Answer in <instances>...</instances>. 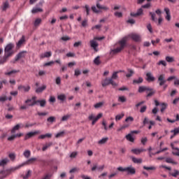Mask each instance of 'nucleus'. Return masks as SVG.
I'll return each instance as SVG.
<instances>
[{
  "mask_svg": "<svg viewBox=\"0 0 179 179\" xmlns=\"http://www.w3.org/2000/svg\"><path fill=\"white\" fill-rule=\"evenodd\" d=\"M64 131L59 132L55 135V138H62V136H64Z\"/></svg>",
  "mask_w": 179,
  "mask_h": 179,
  "instance_id": "bf43d9fd",
  "label": "nucleus"
},
{
  "mask_svg": "<svg viewBox=\"0 0 179 179\" xmlns=\"http://www.w3.org/2000/svg\"><path fill=\"white\" fill-rule=\"evenodd\" d=\"M8 163H9V159L8 158L0 160L1 166H5L6 164H8Z\"/></svg>",
  "mask_w": 179,
  "mask_h": 179,
  "instance_id": "c9c22d12",
  "label": "nucleus"
},
{
  "mask_svg": "<svg viewBox=\"0 0 179 179\" xmlns=\"http://www.w3.org/2000/svg\"><path fill=\"white\" fill-rule=\"evenodd\" d=\"M117 174H118L117 172L112 173L111 174H110V175L108 176V179L114 178V177H115V176H117Z\"/></svg>",
  "mask_w": 179,
  "mask_h": 179,
  "instance_id": "e2e57ef3",
  "label": "nucleus"
},
{
  "mask_svg": "<svg viewBox=\"0 0 179 179\" xmlns=\"http://www.w3.org/2000/svg\"><path fill=\"white\" fill-rule=\"evenodd\" d=\"M143 83V78L141 77H139L138 80H133V85H139L140 83Z\"/></svg>",
  "mask_w": 179,
  "mask_h": 179,
  "instance_id": "cd10ccee",
  "label": "nucleus"
},
{
  "mask_svg": "<svg viewBox=\"0 0 179 179\" xmlns=\"http://www.w3.org/2000/svg\"><path fill=\"white\" fill-rule=\"evenodd\" d=\"M88 20L87 19L84 20L81 22L82 27H87L88 26Z\"/></svg>",
  "mask_w": 179,
  "mask_h": 179,
  "instance_id": "09e8293b",
  "label": "nucleus"
},
{
  "mask_svg": "<svg viewBox=\"0 0 179 179\" xmlns=\"http://www.w3.org/2000/svg\"><path fill=\"white\" fill-rule=\"evenodd\" d=\"M52 134L48 133L46 134H42L39 136L38 138V139H45V138H52Z\"/></svg>",
  "mask_w": 179,
  "mask_h": 179,
  "instance_id": "a878e982",
  "label": "nucleus"
},
{
  "mask_svg": "<svg viewBox=\"0 0 179 179\" xmlns=\"http://www.w3.org/2000/svg\"><path fill=\"white\" fill-rule=\"evenodd\" d=\"M38 103L40 104L41 107H45V104H47V101H45V99L34 101V102L29 103L28 106L29 107H33V106H36V104H37Z\"/></svg>",
  "mask_w": 179,
  "mask_h": 179,
  "instance_id": "6e6552de",
  "label": "nucleus"
},
{
  "mask_svg": "<svg viewBox=\"0 0 179 179\" xmlns=\"http://www.w3.org/2000/svg\"><path fill=\"white\" fill-rule=\"evenodd\" d=\"M96 170H98L99 171H103V170H104V165L99 167H97V164L94 165V166L92 168V171H96Z\"/></svg>",
  "mask_w": 179,
  "mask_h": 179,
  "instance_id": "4be33fe9",
  "label": "nucleus"
},
{
  "mask_svg": "<svg viewBox=\"0 0 179 179\" xmlns=\"http://www.w3.org/2000/svg\"><path fill=\"white\" fill-rule=\"evenodd\" d=\"M166 163H171V164H178L177 162H175L174 159H173L171 157H167L166 159Z\"/></svg>",
  "mask_w": 179,
  "mask_h": 179,
  "instance_id": "c756f323",
  "label": "nucleus"
},
{
  "mask_svg": "<svg viewBox=\"0 0 179 179\" xmlns=\"http://www.w3.org/2000/svg\"><path fill=\"white\" fill-rule=\"evenodd\" d=\"M101 117H103V113L98 114L96 117H94V115L92 114L88 117V120H90V121L92 120V125H94V124H96Z\"/></svg>",
  "mask_w": 179,
  "mask_h": 179,
  "instance_id": "0eeeda50",
  "label": "nucleus"
},
{
  "mask_svg": "<svg viewBox=\"0 0 179 179\" xmlns=\"http://www.w3.org/2000/svg\"><path fill=\"white\" fill-rule=\"evenodd\" d=\"M13 48H15L14 43H10L7 44L4 48V54L8 57H12V55L15 54V52L13 50Z\"/></svg>",
  "mask_w": 179,
  "mask_h": 179,
  "instance_id": "f03ea898",
  "label": "nucleus"
},
{
  "mask_svg": "<svg viewBox=\"0 0 179 179\" xmlns=\"http://www.w3.org/2000/svg\"><path fill=\"white\" fill-rule=\"evenodd\" d=\"M150 122V120H149V118L148 117H145L143 121V125H146L147 124H149Z\"/></svg>",
  "mask_w": 179,
  "mask_h": 179,
  "instance_id": "0e129e2a",
  "label": "nucleus"
},
{
  "mask_svg": "<svg viewBox=\"0 0 179 179\" xmlns=\"http://www.w3.org/2000/svg\"><path fill=\"white\" fill-rule=\"evenodd\" d=\"M127 72L129 73L126 74V77H127V78H131L134 75V73H135L134 70H132L131 69H128Z\"/></svg>",
  "mask_w": 179,
  "mask_h": 179,
  "instance_id": "4c0bfd02",
  "label": "nucleus"
},
{
  "mask_svg": "<svg viewBox=\"0 0 179 179\" xmlns=\"http://www.w3.org/2000/svg\"><path fill=\"white\" fill-rule=\"evenodd\" d=\"M90 47L97 51V47H99V43L94 39L90 41Z\"/></svg>",
  "mask_w": 179,
  "mask_h": 179,
  "instance_id": "4468645a",
  "label": "nucleus"
},
{
  "mask_svg": "<svg viewBox=\"0 0 179 179\" xmlns=\"http://www.w3.org/2000/svg\"><path fill=\"white\" fill-rule=\"evenodd\" d=\"M126 139L129 141V142H134L135 139L134 137H132V135L131 134H129L126 136Z\"/></svg>",
  "mask_w": 179,
  "mask_h": 179,
  "instance_id": "e433bc0d",
  "label": "nucleus"
},
{
  "mask_svg": "<svg viewBox=\"0 0 179 179\" xmlns=\"http://www.w3.org/2000/svg\"><path fill=\"white\" fill-rule=\"evenodd\" d=\"M118 101H121V103H125V101H127V98H125L124 96H119Z\"/></svg>",
  "mask_w": 179,
  "mask_h": 179,
  "instance_id": "6e6d98bb",
  "label": "nucleus"
},
{
  "mask_svg": "<svg viewBox=\"0 0 179 179\" xmlns=\"http://www.w3.org/2000/svg\"><path fill=\"white\" fill-rule=\"evenodd\" d=\"M162 108H161V113H164V110H166V108H167V103H162L161 104Z\"/></svg>",
  "mask_w": 179,
  "mask_h": 179,
  "instance_id": "8fccbe9b",
  "label": "nucleus"
},
{
  "mask_svg": "<svg viewBox=\"0 0 179 179\" xmlns=\"http://www.w3.org/2000/svg\"><path fill=\"white\" fill-rule=\"evenodd\" d=\"M118 171H127L128 174L134 175L136 173V170L132 166L123 168L122 166H120L117 168Z\"/></svg>",
  "mask_w": 179,
  "mask_h": 179,
  "instance_id": "20e7f679",
  "label": "nucleus"
},
{
  "mask_svg": "<svg viewBox=\"0 0 179 179\" xmlns=\"http://www.w3.org/2000/svg\"><path fill=\"white\" fill-rule=\"evenodd\" d=\"M146 142H148V138L144 137L141 138V143L142 145H146Z\"/></svg>",
  "mask_w": 179,
  "mask_h": 179,
  "instance_id": "774afa93",
  "label": "nucleus"
},
{
  "mask_svg": "<svg viewBox=\"0 0 179 179\" xmlns=\"http://www.w3.org/2000/svg\"><path fill=\"white\" fill-rule=\"evenodd\" d=\"M165 59L166 62H174V57L170 56H166Z\"/></svg>",
  "mask_w": 179,
  "mask_h": 179,
  "instance_id": "de8ad7c7",
  "label": "nucleus"
},
{
  "mask_svg": "<svg viewBox=\"0 0 179 179\" xmlns=\"http://www.w3.org/2000/svg\"><path fill=\"white\" fill-rule=\"evenodd\" d=\"M23 124H16L12 129L11 134H15L16 131H19L20 128H23Z\"/></svg>",
  "mask_w": 179,
  "mask_h": 179,
  "instance_id": "aec40b11",
  "label": "nucleus"
},
{
  "mask_svg": "<svg viewBox=\"0 0 179 179\" xmlns=\"http://www.w3.org/2000/svg\"><path fill=\"white\" fill-rule=\"evenodd\" d=\"M57 99H58V100H60L61 101H65V100L66 99V96L65 94H62L57 96Z\"/></svg>",
  "mask_w": 179,
  "mask_h": 179,
  "instance_id": "a19ab883",
  "label": "nucleus"
},
{
  "mask_svg": "<svg viewBox=\"0 0 179 179\" xmlns=\"http://www.w3.org/2000/svg\"><path fill=\"white\" fill-rule=\"evenodd\" d=\"M30 86L27 85V87L24 85H20L18 86V90H20L21 92H29L30 91Z\"/></svg>",
  "mask_w": 179,
  "mask_h": 179,
  "instance_id": "6ab92c4d",
  "label": "nucleus"
},
{
  "mask_svg": "<svg viewBox=\"0 0 179 179\" xmlns=\"http://www.w3.org/2000/svg\"><path fill=\"white\" fill-rule=\"evenodd\" d=\"M78 171H79V168L74 167L69 171V173L70 174H72V173H76Z\"/></svg>",
  "mask_w": 179,
  "mask_h": 179,
  "instance_id": "13d9d810",
  "label": "nucleus"
},
{
  "mask_svg": "<svg viewBox=\"0 0 179 179\" xmlns=\"http://www.w3.org/2000/svg\"><path fill=\"white\" fill-rule=\"evenodd\" d=\"M107 141H108V137L103 138L102 139L99 140L98 141L99 145H104V143H107Z\"/></svg>",
  "mask_w": 179,
  "mask_h": 179,
  "instance_id": "7c9ffc66",
  "label": "nucleus"
},
{
  "mask_svg": "<svg viewBox=\"0 0 179 179\" xmlns=\"http://www.w3.org/2000/svg\"><path fill=\"white\" fill-rule=\"evenodd\" d=\"M94 64H95V65H100V64H101V62L100 61V56H98L94 59Z\"/></svg>",
  "mask_w": 179,
  "mask_h": 179,
  "instance_id": "c03bdc74",
  "label": "nucleus"
},
{
  "mask_svg": "<svg viewBox=\"0 0 179 179\" xmlns=\"http://www.w3.org/2000/svg\"><path fill=\"white\" fill-rule=\"evenodd\" d=\"M103 87H106V86H108V85H112L113 87L117 86V83L114 82L113 78H106L101 83Z\"/></svg>",
  "mask_w": 179,
  "mask_h": 179,
  "instance_id": "423d86ee",
  "label": "nucleus"
},
{
  "mask_svg": "<svg viewBox=\"0 0 179 179\" xmlns=\"http://www.w3.org/2000/svg\"><path fill=\"white\" fill-rule=\"evenodd\" d=\"M36 161H37V158H30L26 162L13 168L12 170L13 171L16 170H19V169H21V167H23V166H25V164H33V163H34V162H36Z\"/></svg>",
  "mask_w": 179,
  "mask_h": 179,
  "instance_id": "39448f33",
  "label": "nucleus"
},
{
  "mask_svg": "<svg viewBox=\"0 0 179 179\" xmlns=\"http://www.w3.org/2000/svg\"><path fill=\"white\" fill-rule=\"evenodd\" d=\"M31 155V152H30V150H26L24 153L23 155L24 156V157H26L27 159H29V157H30V155Z\"/></svg>",
  "mask_w": 179,
  "mask_h": 179,
  "instance_id": "58836bf2",
  "label": "nucleus"
},
{
  "mask_svg": "<svg viewBox=\"0 0 179 179\" xmlns=\"http://www.w3.org/2000/svg\"><path fill=\"white\" fill-rule=\"evenodd\" d=\"M131 153L134 155H141L143 152H146V149L143 148H134L131 150Z\"/></svg>",
  "mask_w": 179,
  "mask_h": 179,
  "instance_id": "ddd939ff",
  "label": "nucleus"
},
{
  "mask_svg": "<svg viewBox=\"0 0 179 179\" xmlns=\"http://www.w3.org/2000/svg\"><path fill=\"white\" fill-rule=\"evenodd\" d=\"M8 8H9V2L6 1L3 3L2 10L5 11Z\"/></svg>",
  "mask_w": 179,
  "mask_h": 179,
  "instance_id": "79ce46f5",
  "label": "nucleus"
},
{
  "mask_svg": "<svg viewBox=\"0 0 179 179\" xmlns=\"http://www.w3.org/2000/svg\"><path fill=\"white\" fill-rule=\"evenodd\" d=\"M125 122H130L129 124H124L119 129H117V132H120V131H123V129H127V128H129V125H131V122H134V117L131 116H129L125 119Z\"/></svg>",
  "mask_w": 179,
  "mask_h": 179,
  "instance_id": "7ed1b4c3",
  "label": "nucleus"
},
{
  "mask_svg": "<svg viewBox=\"0 0 179 179\" xmlns=\"http://www.w3.org/2000/svg\"><path fill=\"white\" fill-rule=\"evenodd\" d=\"M51 177H52V174L47 173L42 178V179H51Z\"/></svg>",
  "mask_w": 179,
  "mask_h": 179,
  "instance_id": "052dcab7",
  "label": "nucleus"
},
{
  "mask_svg": "<svg viewBox=\"0 0 179 179\" xmlns=\"http://www.w3.org/2000/svg\"><path fill=\"white\" fill-rule=\"evenodd\" d=\"M145 80H147V82H155V80H156V78L153 76V74L151 72H148L145 74Z\"/></svg>",
  "mask_w": 179,
  "mask_h": 179,
  "instance_id": "9b49d317",
  "label": "nucleus"
},
{
  "mask_svg": "<svg viewBox=\"0 0 179 179\" xmlns=\"http://www.w3.org/2000/svg\"><path fill=\"white\" fill-rule=\"evenodd\" d=\"M52 146V142L46 143L43 147L42 148L43 152H45L48 148H51Z\"/></svg>",
  "mask_w": 179,
  "mask_h": 179,
  "instance_id": "b1692460",
  "label": "nucleus"
},
{
  "mask_svg": "<svg viewBox=\"0 0 179 179\" xmlns=\"http://www.w3.org/2000/svg\"><path fill=\"white\" fill-rule=\"evenodd\" d=\"M143 169L144 170H147V171H149V170H152V171H155V170H156V169H157L156 166H143Z\"/></svg>",
  "mask_w": 179,
  "mask_h": 179,
  "instance_id": "2f4dec72",
  "label": "nucleus"
},
{
  "mask_svg": "<svg viewBox=\"0 0 179 179\" xmlns=\"http://www.w3.org/2000/svg\"><path fill=\"white\" fill-rule=\"evenodd\" d=\"M38 134V131H31L27 133L24 136V141H27V139H30V138H33L34 135H37Z\"/></svg>",
  "mask_w": 179,
  "mask_h": 179,
  "instance_id": "f3484780",
  "label": "nucleus"
},
{
  "mask_svg": "<svg viewBox=\"0 0 179 179\" xmlns=\"http://www.w3.org/2000/svg\"><path fill=\"white\" fill-rule=\"evenodd\" d=\"M48 122H55V117L50 116L47 119Z\"/></svg>",
  "mask_w": 179,
  "mask_h": 179,
  "instance_id": "5fc2aeb1",
  "label": "nucleus"
},
{
  "mask_svg": "<svg viewBox=\"0 0 179 179\" xmlns=\"http://www.w3.org/2000/svg\"><path fill=\"white\" fill-rule=\"evenodd\" d=\"M171 176L172 177H177V176H179V171L174 170V173H171Z\"/></svg>",
  "mask_w": 179,
  "mask_h": 179,
  "instance_id": "69168bd1",
  "label": "nucleus"
},
{
  "mask_svg": "<svg viewBox=\"0 0 179 179\" xmlns=\"http://www.w3.org/2000/svg\"><path fill=\"white\" fill-rule=\"evenodd\" d=\"M128 41V37L123 38L121 41L118 42L119 47L115 49H113L110 50V55H115V54H118L120 51H122L125 46L127 45V41Z\"/></svg>",
  "mask_w": 179,
  "mask_h": 179,
  "instance_id": "f257e3e1",
  "label": "nucleus"
},
{
  "mask_svg": "<svg viewBox=\"0 0 179 179\" xmlns=\"http://www.w3.org/2000/svg\"><path fill=\"white\" fill-rule=\"evenodd\" d=\"M125 37H127V39H128V37H130V38L133 39L134 41H136V42L141 41V36L136 34H131L128 36H125Z\"/></svg>",
  "mask_w": 179,
  "mask_h": 179,
  "instance_id": "f8f14e48",
  "label": "nucleus"
},
{
  "mask_svg": "<svg viewBox=\"0 0 179 179\" xmlns=\"http://www.w3.org/2000/svg\"><path fill=\"white\" fill-rule=\"evenodd\" d=\"M91 10H92V12H94V13H100V10L97 9V8L96 7V6H92L91 7Z\"/></svg>",
  "mask_w": 179,
  "mask_h": 179,
  "instance_id": "49530a36",
  "label": "nucleus"
},
{
  "mask_svg": "<svg viewBox=\"0 0 179 179\" xmlns=\"http://www.w3.org/2000/svg\"><path fill=\"white\" fill-rule=\"evenodd\" d=\"M52 52H45L44 53H41L39 55L40 59H44V58H50V57H52Z\"/></svg>",
  "mask_w": 179,
  "mask_h": 179,
  "instance_id": "dca6fc26",
  "label": "nucleus"
},
{
  "mask_svg": "<svg viewBox=\"0 0 179 179\" xmlns=\"http://www.w3.org/2000/svg\"><path fill=\"white\" fill-rule=\"evenodd\" d=\"M148 90H152V88L146 86H140L138 87V93H143V92L148 93Z\"/></svg>",
  "mask_w": 179,
  "mask_h": 179,
  "instance_id": "a211bd4d",
  "label": "nucleus"
},
{
  "mask_svg": "<svg viewBox=\"0 0 179 179\" xmlns=\"http://www.w3.org/2000/svg\"><path fill=\"white\" fill-rule=\"evenodd\" d=\"M124 117V113H122L121 115H117L115 116V121H120L122 118Z\"/></svg>",
  "mask_w": 179,
  "mask_h": 179,
  "instance_id": "4d7b16f0",
  "label": "nucleus"
},
{
  "mask_svg": "<svg viewBox=\"0 0 179 179\" xmlns=\"http://www.w3.org/2000/svg\"><path fill=\"white\" fill-rule=\"evenodd\" d=\"M71 115H72L67 114V115L63 116L62 118V121H68V120H69V118H71Z\"/></svg>",
  "mask_w": 179,
  "mask_h": 179,
  "instance_id": "3c124183",
  "label": "nucleus"
},
{
  "mask_svg": "<svg viewBox=\"0 0 179 179\" xmlns=\"http://www.w3.org/2000/svg\"><path fill=\"white\" fill-rule=\"evenodd\" d=\"M9 57H10V56H8V55H5V54L3 57H1L0 65H3L4 64H6V62H8V59H9Z\"/></svg>",
  "mask_w": 179,
  "mask_h": 179,
  "instance_id": "2eb2a0df",
  "label": "nucleus"
},
{
  "mask_svg": "<svg viewBox=\"0 0 179 179\" xmlns=\"http://www.w3.org/2000/svg\"><path fill=\"white\" fill-rule=\"evenodd\" d=\"M42 22L41 18H37L35 20L34 22V26L35 27H38V26H40L41 23Z\"/></svg>",
  "mask_w": 179,
  "mask_h": 179,
  "instance_id": "c85d7f7f",
  "label": "nucleus"
},
{
  "mask_svg": "<svg viewBox=\"0 0 179 179\" xmlns=\"http://www.w3.org/2000/svg\"><path fill=\"white\" fill-rule=\"evenodd\" d=\"M27 55V51L23 50L22 52H20L15 58V61H19V59H21V58H24L26 55Z\"/></svg>",
  "mask_w": 179,
  "mask_h": 179,
  "instance_id": "9d476101",
  "label": "nucleus"
},
{
  "mask_svg": "<svg viewBox=\"0 0 179 179\" xmlns=\"http://www.w3.org/2000/svg\"><path fill=\"white\" fill-rule=\"evenodd\" d=\"M96 6L97 9H101L102 10H108V9H110L108 8V7L106 6L101 5L99 1H96Z\"/></svg>",
  "mask_w": 179,
  "mask_h": 179,
  "instance_id": "412c9836",
  "label": "nucleus"
},
{
  "mask_svg": "<svg viewBox=\"0 0 179 179\" xmlns=\"http://www.w3.org/2000/svg\"><path fill=\"white\" fill-rule=\"evenodd\" d=\"M38 12H43V9L40 8H35L31 10V13H38Z\"/></svg>",
  "mask_w": 179,
  "mask_h": 179,
  "instance_id": "a18cd8bd",
  "label": "nucleus"
},
{
  "mask_svg": "<svg viewBox=\"0 0 179 179\" xmlns=\"http://www.w3.org/2000/svg\"><path fill=\"white\" fill-rule=\"evenodd\" d=\"M149 15L151 16V20H152V22H157V20L156 19V13L150 12Z\"/></svg>",
  "mask_w": 179,
  "mask_h": 179,
  "instance_id": "f704fd0d",
  "label": "nucleus"
},
{
  "mask_svg": "<svg viewBox=\"0 0 179 179\" xmlns=\"http://www.w3.org/2000/svg\"><path fill=\"white\" fill-rule=\"evenodd\" d=\"M155 93H156V92L155 90H153L152 88H151V90L148 91L147 97H152V96H153V94H155Z\"/></svg>",
  "mask_w": 179,
  "mask_h": 179,
  "instance_id": "37998d69",
  "label": "nucleus"
},
{
  "mask_svg": "<svg viewBox=\"0 0 179 179\" xmlns=\"http://www.w3.org/2000/svg\"><path fill=\"white\" fill-rule=\"evenodd\" d=\"M19 73V71H17V70H13V71H10L9 72L5 73V75L10 76V75H12L13 73Z\"/></svg>",
  "mask_w": 179,
  "mask_h": 179,
  "instance_id": "603ef678",
  "label": "nucleus"
},
{
  "mask_svg": "<svg viewBox=\"0 0 179 179\" xmlns=\"http://www.w3.org/2000/svg\"><path fill=\"white\" fill-rule=\"evenodd\" d=\"M131 160L133 162H134L136 164H141L142 163V159L139 158L137 159L135 157H131Z\"/></svg>",
  "mask_w": 179,
  "mask_h": 179,
  "instance_id": "bb28decb",
  "label": "nucleus"
},
{
  "mask_svg": "<svg viewBox=\"0 0 179 179\" xmlns=\"http://www.w3.org/2000/svg\"><path fill=\"white\" fill-rule=\"evenodd\" d=\"M171 132H173V136H176L177 134H179V127L176 128L174 130H172Z\"/></svg>",
  "mask_w": 179,
  "mask_h": 179,
  "instance_id": "338daca9",
  "label": "nucleus"
},
{
  "mask_svg": "<svg viewBox=\"0 0 179 179\" xmlns=\"http://www.w3.org/2000/svg\"><path fill=\"white\" fill-rule=\"evenodd\" d=\"M117 78H118V71H115L113 73L112 77L110 78V79H112V80H113V79H117Z\"/></svg>",
  "mask_w": 179,
  "mask_h": 179,
  "instance_id": "864d4df0",
  "label": "nucleus"
},
{
  "mask_svg": "<svg viewBox=\"0 0 179 179\" xmlns=\"http://www.w3.org/2000/svg\"><path fill=\"white\" fill-rule=\"evenodd\" d=\"M103 104H104V103L103 102H99V103H96L94 107V108H100V107H101L103 106Z\"/></svg>",
  "mask_w": 179,
  "mask_h": 179,
  "instance_id": "680f3d73",
  "label": "nucleus"
},
{
  "mask_svg": "<svg viewBox=\"0 0 179 179\" xmlns=\"http://www.w3.org/2000/svg\"><path fill=\"white\" fill-rule=\"evenodd\" d=\"M83 8H84V9L85 10V12L87 13V16H89V15H90V7L89 6V5L86 4Z\"/></svg>",
  "mask_w": 179,
  "mask_h": 179,
  "instance_id": "ea45409f",
  "label": "nucleus"
},
{
  "mask_svg": "<svg viewBox=\"0 0 179 179\" xmlns=\"http://www.w3.org/2000/svg\"><path fill=\"white\" fill-rule=\"evenodd\" d=\"M36 99H37L36 96H32V98L31 99L26 100L25 103L26 104H31V103H34V101H36ZM31 101H33V102H31Z\"/></svg>",
  "mask_w": 179,
  "mask_h": 179,
  "instance_id": "473e14b6",
  "label": "nucleus"
},
{
  "mask_svg": "<svg viewBox=\"0 0 179 179\" xmlns=\"http://www.w3.org/2000/svg\"><path fill=\"white\" fill-rule=\"evenodd\" d=\"M47 89L46 85H43L42 87H39L36 90V93H43L44 90Z\"/></svg>",
  "mask_w": 179,
  "mask_h": 179,
  "instance_id": "393cba45",
  "label": "nucleus"
},
{
  "mask_svg": "<svg viewBox=\"0 0 179 179\" xmlns=\"http://www.w3.org/2000/svg\"><path fill=\"white\" fill-rule=\"evenodd\" d=\"M167 82L166 80V76L164 74H161L158 77V83L159 86H164V84Z\"/></svg>",
  "mask_w": 179,
  "mask_h": 179,
  "instance_id": "1a4fd4ad",
  "label": "nucleus"
},
{
  "mask_svg": "<svg viewBox=\"0 0 179 179\" xmlns=\"http://www.w3.org/2000/svg\"><path fill=\"white\" fill-rule=\"evenodd\" d=\"M25 40H24V36H22V38L19 40V41L17 43V47H22V45L23 44V43H24Z\"/></svg>",
  "mask_w": 179,
  "mask_h": 179,
  "instance_id": "72a5a7b5",
  "label": "nucleus"
},
{
  "mask_svg": "<svg viewBox=\"0 0 179 179\" xmlns=\"http://www.w3.org/2000/svg\"><path fill=\"white\" fill-rule=\"evenodd\" d=\"M164 12L166 14V20H169V21L171 20V15H170V9H169V8H164Z\"/></svg>",
  "mask_w": 179,
  "mask_h": 179,
  "instance_id": "5701e85b",
  "label": "nucleus"
}]
</instances>
